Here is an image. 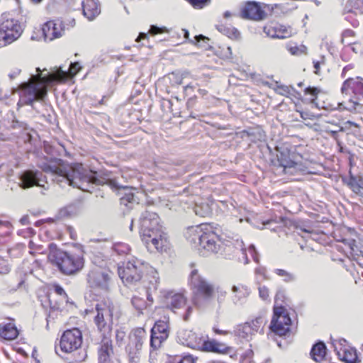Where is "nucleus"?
<instances>
[{"label": "nucleus", "mask_w": 363, "mask_h": 363, "mask_svg": "<svg viewBox=\"0 0 363 363\" xmlns=\"http://www.w3.org/2000/svg\"><path fill=\"white\" fill-rule=\"evenodd\" d=\"M313 72L317 74H320V69L321 67L325 65V60L323 57H321L320 60H313Z\"/></svg>", "instance_id": "37998d69"}, {"label": "nucleus", "mask_w": 363, "mask_h": 363, "mask_svg": "<svg viewBox=\"0 0 363 363\" xmlns=\"http://www.w3.org/2000/svg\"><path fill=\"white\" fill-rule=\"evenodd\" d=\"M233 302L235 305L243 304L250 294V289L243 284H238V285H233L232 287Z\"/></svg>", "instance_id": "393cba45"}, {"label": "nucleus", "mask_w": 363, "mask_h": 363, "mask_svg": "<svg viewBox=\"0 0 363 363\" xmlns=\"http://www.w3.org/2000/svg\"><path fill=\"white\" fill-rule=\"evenodd\" d=\"M296 229L298 230L297 233L306 240L311 239L320 243L323 240V237L324 236V233L323 232L315 230L314 228Z\"/></svg>", "instance_id": "2f4dec72"}, {"label": "nucleus", "mask_w": 363, "mask_h": 363, "mask_svg": "<svg viewBox=\"0 0 363 363\" xmlns=\"http://www.w3.org/2000/svg\"><path fill=\"white\" fill-rule=\"evenodd\" d=\"M339 240L342 241V242H344L345 244H347L352 250H354V247H356V245H355L356 242L354 239L342 238L341 240Z\"/></svg>", "instance_id": "13d9d810"}, {"label": "nucleus", "mask_w": 363, "mask_h": 363, "mask_svg": "<svg viewBox=\"0 0 363 363\" xmlns=\"http://www.w3.org/2000/svg\"><path fill=\"white\" fill-rule=\"evenodd\" d=\"M277 160L284 174L291 173L302 165L303 156L296 146L286 147L285 145L278 150Z\"/></svg>", "instance_id": "9b49d317"}, {"label": "nucleus", "mask_w": 363, "mask_h": 363, "mask_svg": "<svg viewBox=\"0 0 363 363\" xmlns=\"http://www.w3.org/2000/svg\"><path fill=\"white\" fill-rule=\"evenodd\" d=\"M10 271L9 267L6 264L4 260L0 259V274H5Z\"/></svg>", "instance_id": "6e6d98bb"}, {"label": "nucleus", "mask_w": 363, "mask_h": 363, "mask_svg": "<svg viewBox=\"0 0 363 363\" xmlns=\"http://www.w3.org/2000/svg\"><path fill=\"white\" fill-rule=\"evenodd\" d=\"M111 249L115 254L121 257L128 255L131 250L130 245L123 242H114Z\"/></svg>", "instance_id": "c9c22d12"}, {"label": "nucleus", "mask_w": 363, "mask_h": 363, "mask_svg": "<svg viewBox=\"0 0 363 363\" xmlns=\"http://www.w3.org/2000/svg\"><path fill=\"white\" fill-rule=\"evenodd\" d=\"M323 108L325 109H330V110H335V109H341V110H343V109H345L346 108L345 107H343V105L342 103H337V106H333L332 105H328V106H323Z\"/></svg>", "instance_id": "bf43d9fd"}, {"label": "nucleus", "mask_w": 363, "mask_h": 363, "mask_svg": "<svg viewBox=\"0 0 363 363\" xmlns=\"http://www.w3.org/2000/svg\"><path fill=\"white\" fill-rule=\"evenodd\" d=\"M287 51L292 55H301L307 53V48L304 45H298L297 43H288L286 45Z\"/></svg>", "instance_id": "e433bc0d"}, {"label": "nucleus", "mask_w": 363, "mask_h": 363, "mask_svg": "<svg viewBox=\"0 0 363 363\" xmlns=\"http://www.w3.org/2000/svg\"><path fill=\"white\" fill-rule=\"evenodd\" d=\"M18 330L14 323H8L0 324V337L5 340H11L17 337Z\"/></svg>", "instance_id": "c756f323"}, {"label": "nucleus", "mask_w": 363, "mask_h": 363, "mask_svg": "<svg viewBox=\"0 0 363 363\" xmlns=\"http://www.w3.org/2000/svg\"><path fill=\"white\" fill-rule=\"evenodd\" d=\"M262 31L267 38L279 40L290 38L296 34L292 26L275 19L268 21L263 26Z\"/></svg>", "instance_id": "4468645a"}, {"label": "nucleus", "mask_w": 363, "mask_h": 363, "mask_svg": "<svg viewBox=\"0 0 363 363\" xmlns=\"http://www.w3.org/2000/svg\"><path fill=\"white\" fill-rule=\"evenodd\" d=\"M214 333L216 334H218V335H228V334H231L232 335V331H229V330H220L218 328H213Z\"/></svg>", "instance_id": "680f3d73"}, {"label": "nucleus", "mask_w": 363, "mask_h": 363, "mask_svg": "<svg viewBox=\"0 0 363 363\" xmlns=\"http://www.w3.org/2000/svg\"><path fill=\"white\" fill-rule=\"evenodd\" d=\"M22 33L23 28L18 20L3 16L0 22V47L12 43Z\"/></svg>", "instance_id": "f8f14e48"}, {"label": "nucleus", "mask_w": 363, "mask_h": 363, "mask_svg": "<svg viewBox=\"0 0 363 363\" xmlns=\"http://www.w3.org/2000/svg\"><path fill=\"white\" fill-rule=\"evenodd\" d=\"M81 69L80 64L75 62L70 64L68 72L58 68L43 76L40 68H37L38 74L33 75L28 82L20 86L23 95L28 97L26 104L30 105L35 101L43 100L48 94V86L65 83L68 79L74 77Z\"/></svg>", "instance_id": "f257e3e1"}, {"label": "nucleus", "mask_w": 363, "mask_h": 363, "mask_svg": "<svg viewBox=\"0 0 363 363\" xmlns=\"http://www.w3.org/2000/svg\"><path fill=\"white\" fill-rule=\"evenodd\" d=\"M194 38H195V41L194 40H191L192 43H194V44H197L201 40L207 39V38H206L203 35H196V36H195Z\"/></svg>", "instance_id": "338daca9"}, {"label": "nucleus", "mask_w": 363, "mask_h": 363, "mask_svg": "<svg viewBox=\"0 0 363 363\" xmlns=\"http://www.w3.org/2000/svg\"><path fill=\"white\" fill-rule=\"evenodd\" d=\"M189 284L192 290V302L201 307L209 303L214 294V288L198 272L197 269H193L189 276Z\"/></svg>", "instance_id": "1a4fd4ad"}, {"label": "nucleus", "mask_w": 363, "mask_h": 363, "mask_svg": "<svg viewBox=\"0 0 363 363\" xmlns=\"http://www.w3.org/2000/svg\"><path fill=\"white\" fill-rule=\"evenodd\" d=\"M335 352L341 361H343L345 363H357V355L354 348L345 347L343 352H341V349H338L335 347Z\"/></svg>", "instance_id": "c85d7f7f"}, {"label": "nucleus", "mask_w": 363, "mask_h": 363, "mask_svg": "<svg viewBox=\"0 0 363 363\" xmlns=\"http://www.w3.org/2000/svg\"><path fill=\"white\" fill-rule=\"evenodd\" d=\"M196 359L191 355H185L180 358L177 362H169V363H195Z\"/></svg>", "instance_id": "603ef678"}, {"label": "nucleus", "mask_w": 363, "mask_h": 363, "mask_svg": "<svg viewBox=\"0 0 363 363\" xmlns=\"http://www.w3.org/2000/svg\"><path fill=\"white\" fill-rule=\"evenodd\" d=\"M259 296L263 301H268L269 298V289L265 286H259L258 287Z\"/></svg>", "instance_id": "49530a36"}, {"label": "nucleus", "mask_w": 363, "mask_h": 363, "mask_svg": "<svg viewBox=\"0 0 363 363\" xmlns=\"http://www.w3.org/2000/svg\"><path fill=\"white\" fill-rule=\"evenodd\" d=\"M82 335L81 331L74 328L65 330L60 341V350L56 349V353L67 363H81L86 357V352L81 348Z\"/></svg>", "instance_id": "423d86ee"}, {"label": "nucleus", "mask_w": 363, "mask_h": 363, "mask_svg": "<svg viewBox=\"0 0 363 363\" xmlns=\"http://www.w3.org/2000/svg\"><path fill=\"white\" fill-rule=\"evenodd\" d=\"M96 315L94 322L102 335H108L112 330L113 315L115 306L110 300H102L94 306Z\"/></svg>", "instance_id": "9d476101"}, {"label": "nucleus", "mask_w": 363, "mask_h": 363, "mask_svg": "<svg viewBox=\"0 0 363 363\" xmlns=\"http://www.w3.org/2000/svg\"><path fill=\"white\" fill-rule=\"evenodd\" d=\"M274 273L277 275L283 277V280L285 282H291L296 279V276L294 274L290 273L285 269H274Z\"/></svg>", "instance_id": "58836bf2"}, {"label": "nucleus", "mask_w": 363, "mask_h": 363, "mask_svg": "<svg viewBox=\"0 0 363 363\" xmlns=\"http://www.w3.org/2000/svg\"><path fill=\"white\" fill-rule=\"evenodd\" d=\"M54 290L57 294H58L60 296H64L66 298L67 297V295L65 291L61 286H60L58 284H55L54 286Z\"/></svg>", "instance_id": "4d7b16f0"}, {"label": "nucleus", "mask_w": 363, "mask_h": 363, "mask_svg": "<svg viewBox=\"0 0 363 363\" xmlns=\"http://www.w3.org/2000/svg\"><path fill=\"white\" fill-rule=\"evenodd\" d=\"M169 336V323L167 320H159L155 322L151 329L150 347L156 350L161 347L162 343Z\"/></svg>", "instance_id": "6ab92c4d"}, {"label": "nucleus", "mask_w": 363, "mask_h": 363, "mask_svg": "<svg viewBox=\"0 0 363 363\" xmlns=\"http://www.w3.org/2000/svg\"><path fill=\"white\" fill-rule=\"evenodd\" d=\"M354 65H353V64H349V65H346V66L343 68V69H342V71L341 77H342V78H345V77H346V74H347V72L348 71H350V70H351V69H354Z\"/></svg>", "instance_id": "052dcab7"}, {"label": "nucleus", "mask_w": 363, "mask_h": 363, "mask_svg": "<svg viewBox=\"0 0 363 363\" xmlns=\"http://www.w3.org/2000/svg\"><path fill=\"white\" fill-rule=\"evenodd\" d=\"M142 40H149L148 33H140V34L138 35V38H136L135 40L137 42H140Z\"/></svg>", "instance_id": "0e129e2a"}, {"label": "nucleus", "mask_w": 363, "mask_h": 363, "mask_svg": "<svg viewBox=\"0 0 363 363\" xmlns=\"http://www.w3.org/2000/svg\"><path fill=\"white\" fill-rule=\"evenodd\" d=\"M186 298L181 293L169 292L165 296V304L167 308L173 312L186 305Z\"/></svg>", "instance_id": "b1692460"}, {"label": "nucleus", "mask_w": 363, "mask_h": 363, "mask_svg": "<svg viewBox=\"0 0 363 363\" xmlns=\"http://www.w3.org/2000/svg\"><path fill=\"white\" fill-rule=\"evenodd\" d=\"M108 279V274L99 269H92L87 274V281L91 288L106 289Z\"/></svg>", "instance_id": "412c9836"}, {"label": "nucleus", "mask_w": 363, "mask_h": 363, "mask_svg": "<svg viewBox=\"0 0 363 363\" xmlns=\"http://www.w3.org/2000/svg\"><path fill=\"white\" fill-rule=\"evenodd\" d=\"M345 20L347 21L354 28H357L359 26V22L357 18H352V14H345Z\"/></svg>", "instance_id": "864d4df0"}, {"label": "nucleus", "mask_w": 363, "mask_h": 363, "mask_svg": "<svg viewBox=\"0 0 363 363\" xmlns=\"http://www.w3.org/2000/svg\"><path fill=\"white\" fill-rule=\"evenodd\" d=\"M362 187L359 184H352V189L355 193H359Z\"/></svg>", "instance_id": "774afa93"}, {"label": "nucleus", "mask_w": 363, "mask_h": 363, "mask_svg": "<svg viewBox=\"0 0 363 363\" xmlns=\"http://www.w3.org/2000/svg\"><path fill=\"white\" fill-rule=\"evenodd\" d=\"M169 29L165 26L158 27L157 26L152 25L150 28L148 33L151 35H156L159 34L168 33Z\"/></svg>", "instance_id": "79ce46f5"}, {"label": "nucleus", "mask_w": 363, "mask_h": 363, "mask_svg": "<svg viewBox=\"0 0 363 363\" xmlns=\"http://www.w3.org/2000/svg\"><path fill=\"white\" fill-rule=\"evenodd\" d=\"M255 273L256 276L260 277L262 280L265 279L267 278V277H266L267 269L264 267H262V266L257 267L255 270Z\"/></svg>", "instance_id": "3c124183"}, {"label": "nucleus", "mask_w": 363, "mask_h": 363, "mask_svg": "<svg viewBox=\"0 0 363 363\" xmlns=\"http://www.w3.org/2000/svg\"><path fill=\"white\" fill-rule=\"evenodd\" d=\"M341 92L357 99L363 98V79L359 77L347 79L342 83Z\"/></svg>", "instance_id": "aec40b11"}, {"label": "nucleus", "mask_w": 363, "mask_h": 363, "mask_svg": "<svg viewBox=\"0 0 363 363\" xmlns=\"http://www.w3.org/2000/svg\"><path fill=\"white\" fill-rule=\"evenodd\" d=\"M285 291L279 289L274 297V315L269 328L274 333L279 336L286 335L290 331L291 325L290 313L281 305L285 302Z\"/></svg>", "instance_id": "6e6552de"}, {"label": "nucleus", "mask_w": 363, "mask_h": 363, "mask_svg": "<svg viewBox=\"0 0 363 363\" xmlns=\"http://www.w3.org/2000/svg\"><path fill=\"white\" fill-rule=\"evenodd\" d=\"M196 9H202L211 3V0H185Z\"/></svg>", "instance_id": "ea45409f"}, {"label": "nucleus", "mask_w": 363, "mask_h": 363, "mask_svg": "<svg viewBox=\"0 0 363 363\" xmlns=\"http://www.w3.org/2000/svg\"><path fill=\"white\" fill-rule=\"evenodd\" d=\"M333 345L334 347V350L335 351V347L338 349H341V352H343L344 347H349L347 345V341L345 339H340L338 340H335L333 342Z\"/></svg>", "instance_id": "8fccbe9b"}, {"label": "nucleus", "mask_w": 363, "mask_h": 363, "mask_svg": "<svg viewBox=\"0 0 363 363\" xmlns=\"http://www.w3.org/2000/svg\"><path fill=\"white\" fill-rule=\"evenodd\" d=\"M248 251L250 252V254L251 255L253 260L256 262V263H259V253L257 251L256 248H255V246L254 245H250L248 247Z\"/></svg>", "instance_id": "09e8293b"}, {"label": "nucleus", "mask_w": 363, "mask_h": 363, "mask_svg": "<svg viewBox=\"0 0 363 363\" xmlns=\"http://www.w3.org/2000/svg\"><path fill=\"white\" fill-rule=\"evenodd\" d=\"M150 272L152 274V279L150 281V284H152V286H150V289H157V285L159 284L160 277L158 276L157 272L153 269L150 268Z\"/></svg>", "instance_id": "a18cd8bd"}, {"label": "nucleus", "mask_w": 363, "mask_h": 363, "mask_svg": "<svg viewBox=\"0 0 363 363\" xmlns=\"http://www.w3.org/2000/svg\"><path fill=\"white\" fill-rule=\"evenodd\" d=\"M20 223L22 225H30V222L29 221V217L28 216H23L20 220Z\"/></svg>", "instance_id": "69168bd1"}, {"label": "nucleus", "mask_w": 363, "mask_h": 363, "mask_svg": "<svg viewBox=\"0 0 363 363\" xmlns=\"http://www.w3.org/2000/svg\"><path fill=\"white\" fill-rule=\"evenodd\" d=\"M133 306L138 311L139 313H142L143 311L146 308L147 303L145 299L139 296H134L131 299Z\"/></svg>", "instance_id": "4c0bfd02"}, {"label": "nucleus", "mask_w": 363, "mask_h": 363, "mask_svg": "<svg viewBox=\"0 0 363 363\" xmlns=\"http://www.w3.org/2000/svg\"><path fill=\"white\" fill-rule=\"evenodd\" d=\"M330 135L334 138L336 141L338 146V151L342 153H345L347 152L346 149L342 145L341 142L337 138V131L335 130H330L328 131Z\"/></svg>", "instance_id": "de8ad7c7"}, {"label": "nucleus", "mask_w": 363, "mask_h": 363, "mask_svg": "<svg viewBox=\"0 0 363 363\" xmlns=\"http://www.w3.org/2000/svg\"><path fill=\"white\" fill-rule=\"evenodd\" d=\"M145 335V330L142 328L133 330L130 334L125 350L130 362H136L138 360Z\"/></svg>", "instance_id": "a211bd4d"}, {"label": "nucleus", "mask_w": 363, "mask_h": 363, "mask_svg": "<svg viewBox=\"0 0 363 363\" xmlns=\"http://www.w3.org/2000/svg\"><path fill=\"white\" fill-rule=\"evenodd\" d=\"M323 93V90L319 87L308 86L303 90V96L306 100L310 104L318 106L316 101L318 96Z\"/></svg>", "instance_id": "72a5a7b5"}, {"label": "nucleus", "mask_w": 363, "mask_h": 363, "mask_svg": "<svg viewBox=\"0 0 363 363\" xmlns=\"http://www.w3.org/2000/svg\"><path fill=\"white\" fill-rule=\"evenodd\" d=\"M265 322L263 317L258 316L250 321L237 325L232 331V335L240 341L249 342L260 329L263 330L261 328L265 324Z\"/></svg>", "instance_id": "dca6fc26"}, {"label": "nucleus", "mask_w": 363, "mask_h": 363, "mask_svg": "<svg viewBox=\"0 0 363 363\" xmlns=\"http://www.w3.org/2000/svg\"><path fill=\"white\" fill-rule=\"evenodd\" d=\"M214 229L216 230H209L208 228H205L206 231L197 236L200 247L199 250L203 256L217 254L220 249V245L218 243V242H220L226 245L228 248L233 246L235 249V255H233V257L238 256L239 261L244 264L250 262L247 255V249L245 247L243 241L240 239L238 235L233 234L228 228H227V233H225L221 232V228Z\"/></svg>", "instance_id": "f03ea898"}, {"label": "nucleus", "mask_w": 363, "mask_h": 363, "mask_svg": "<svg viewBox=\"0 0 363 363\" xmlns=\"http://www.w3.org/2000/svg\"><path fill=\"white\" fill-rule=\"evenodd\" d=\"M352 128H355L357 129H359L360 126L359 124L352 122L351 121H347L344 123V128H341L340 130H342L344 128L350 129Z\"/></svg>", "instance_id": "5fc2aeb1"}, {"label": "nucleus", "mask_w": 363, "mask_h": 363, "mask_svg": "<svg viewBox=\"0 0 363 363\" xmlns=\"http://www.w3.org/2000/svg\"><path fill=\"white\" fill-rule=\"evenodd\" d=\"M191 313H192V308L191 306H188L186 310L185 313L183 315V320L185 321H187L189 320L190 315H191Z\"/></svg>", "instance_id": "e2e57ef3"}, {"label": "nucleus", "mask_w": 363, "mask_h": 363, "mask_svg": "<svg viewBox=\"0 0 363 363\" xmlns=\"http://www.w3.org/2000/svg\"><path fill=\"white\" fill-rule=\"evenodd\" d=\"M43 170L55 176L56 179L62 178L59 179L60 182L66 181L69 185L79 189L84 182L96 184L103 183L84 169L82 164L69 165L60 161L55 164L45 165Z\"/></svg>", "instance_id": "7ed1b4c3"}, {"label": "nucleus", "mask_w": 363, "mask_h": 363, "mask_svg": "<svg viewBox=\"0 0 363 363\" xmlns=\"http://www.w3.org/2000/svg\"><path fill=\"white\" fill-rule=\"evenodd\" d=\"M275 91L279 95L288 96L291 93V88L286 85H278L275 89Z\"/></svg>", "instance_id": "c03bdc74"}, {"label": "nucleus", "mask_w": 363, "mask_h": 363, "mask_svg": "<svg viewBox=\"0 0 363 363\" xmlns=\"http://www.w3.org/2000/svg\"><path fill=\"white\" fill-rule=\"evenodd\" d=\"M340 41L344 47H352V50L356 52L353 46L359 44V35L354 30L346 28L342 31Z\"/></svg>", "instance_id": "a878e982"}, {"label": "nucleus", "mask_w": 363, "mask_h": 363, "mask_svg": "<svg viewBox=\"0 0 363 363\" xmlns=\"http://www.w3.org/2000/svg\"><path fill=\"white\" fill-rule=\"evenodd\" d=\"M178 341L183 345L206 352L228 354L231 348L223 342L214 339L210 340L208 335L197 334L193 330L183 329L177 333Z\"/></svg>", "instance_id": "39448f33"}, {"label": "nucleus", "mask_w": 363, "mask_h": 363, "mask_svg": "<svg viewBox=\"0 0 363 363\" xmlns=\"http://www.w3.org/2000/svg\"><path fill=\"white\" fill-rule=\"evenodd\" d=\"M344 14H363V0H348L343 9Z\"/></svg>", "instance_id": "7c9ffc66"}, {"label": "nucleus", "mask_w": 363, "mask_h": 363, "mask_svg": "<svg viewBox=\"0 0 363 363\" xmlns=\"http://www.w3.org/2000/svg\"><path fill=\"white\" fill-rule=\"evenodd\" d=\"M310 354L313 360L320 362L325 359L326 354V346L323 342L319 341L315 344L311 350Z\"/></svg>", "instance_id": "473e14b6"}, {"label": "nucleus", "mask_w": 363, "mask_h": 363, "mask_svg": "<svg viewBox=\"0 0 363 363\" xmlns=\"http://www.w3.org/2000/svg\"><path fill=\"white\" fill-rule=\"evenodd\" d=\"M82 12L89 20L94 19L101 13V4L99 0H82Z\"/></svg>", "instance_id": "5701e85b"}, {"label": "nucleus", "mask_w": 363, "mask_h": 363, "mask_svg": "<svg viewBox=\"0 0 363 363\" xmlns=\"http://www.w3.org/2000/svg\"><path fill=\"white\" fill-rule=\"evenodd\" d=\"M282 4H264L255 1L245 3L240 10V17L253 21H261L269 16L277 17L284 13Z\"/></svg>", "instance_id": "0eeeda50"}, {"label": "nucleus", "mask_w": 363, "mask_h": 363, "mask_svg": "<svg viewBox=\"0 0 363 363\" xmlns=\"http://www.w3.org/2000/svg\"><path fill=\"white\" fill-rule=\"evenodd\" d=\"M50 262L65 275L78 273L84 266V251L83 246L76 250L65 251L55 247L50 249L48 255Z\"/></svg>", "instance_id": "20e7f679"}, {"label": "nucleus", "mask_w": 363, "mask_h": 363, "mask_svg": "<svg viewBox=\"0 0 363 363\" xmlns=\"http://www.w3.org/2000/svg\"><path fill=\"white\" fill-rule=\"evenodd\" d=\"M103 338L98 350L99 363H110V357L113 354L112 340L107 335H102Z\"/></svg>", "instance_id": "4be33fe9"}, {"label": "nucleus", "mask_w": 363, "mask_h": 363, "mask_svg": "<svg viewBox=\"0 0 363 363\" xmlns=\"http://www.w3.org/2000/svg\"><path fill=\"white\" fill-rule=\"evenodd\" d=\"M140 238L147 249L152 252L162 251L167 245L166 234L161 228H141Z\"/></svg>", "instance_id": "ddd939ff"}, {"label": "nucleus", "mask_w": 363, "mask_h": 363, "mask_svg": "<svg viewBox=\"0 0 363 363\" xmlns=\"http://www.w3.org/2000/svg\"><path fill=\"white\" fill-rule=\"evenodd\" d=\"M296 111L300 113V116L303 120H314L316 116L315 115L310 111L303 110V108L298 107L297 105L296 106Z\"/></svg>", "instance_id": "a19ab883"}, {"label": "nucleus", "mask_w": 363, "mask_h": 363, "mask_svg": "<svg viewBox=\"0 0 363 363\" xmlns=\"http://www.w3.org/2000/svg\"><path fill=\"white\" fill-rule=\"evenodd\" d=\"M143 227H157L160 225V218L155 213L147 212L142 218Z\"/></svg>", "instance_id": "f704fd0d"}, {"label": "nucleus", "mask_w": 363, "mask_h": 363, "mask_svg": "<svg viewBox=\"0 0 363 363\" xmlns=\"http://www.w3.org/2000/svg\"><path fill=\"white\" fill-rule=\"evenodd\" d=\"M21 181V187L28 189L34 186L39 185V178L38 172L33 170H26L23 172L20 177Z\"/></svg>", "instance_id": "bb28decb"}, {"label": "nucleus", "mask_w": 363, "mask_h": 363, "mask_svg": "<svg viewBox=\"0 0 363 363\" xmlns=\"http://www.w3.org/2000/svg\"><path fill=\"white\" fill-rule=\"evenodd\" d=\"M75 25L76 21L73 18L55 19L45 23L43 31L45 38L53 40L61 37L66 30L73 28Z\"/></svg>", "instance_id": "f3484780"}, {"label": "nucleus", "mask_w": 363, "mask_h": 363, "mask_svg": "<svg viewBox=\"0 0 363 363\" xmlns=\"http://www.w3.org/2000/svg\"><path fill=\"white\" fill-rule=\"evenodd\" d=\"M145 266L137 258L128 261L123 267H119L118 275L123 282L133 284L139 281L143 274Z\"/></svg>", "instance_id": "2eb2a0df"}, {"label": "nucleus", "mask_w": 363, "mask_h": 363, "mask_svg": "<svg viewBox=\"0 0 363 363\" xmlns=\"http://www.w3.org/2000/svg\"><path fill=\"white\" fill-rule=\"evenodd\" d=\"M216 28L220 33L232 40H238L241 38L240 32L235 27L228 24L226 22H219Z\"/></svg>", "instance_id": "cd10ccee"}]
</instances>
